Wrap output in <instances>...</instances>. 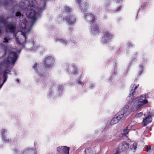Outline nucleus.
<instances>
[{
    "mask_svg": "<svg viewBox=\"0 0 154 154\" xmlns=\"http://www.w3.org/2000/svg\"><path fill=\"white\" fill-rule=\"evenodd\" d=\"M139 85L138 84L135 85L134 84L131 85V89L130 91V96L127 98L128 106L124 107L121 111L115 116L119 121L123 117L124 114L127 112L129 106H131L132 105V107L133 109H140L143 105L148 103L147 100L146 99V96L145 95H141L140 97L134 99V91L137 88Z\"/></svg>",
    "mask_w": 154,
    "mask_h": 154,
    "instance_id": "obj_1",
    "label": "nucleus"
},
{
    "mask_svg": "<svg viewBox=\"0 0 154 154\" xmlns=\"http://www.w3.org/2000/svg\"><path fill=\"white\" fill-rule=\"evenodd\" d=\"M29 3V5L28 7L26 14L29 18L33 19L35 22L40 16L39 13L36 14L34 9L37 3L35 0H30Z\"/></svg>",
    "mask_w": 154,
    "mask_h": 154,
    "instance_id": "obj_2",
    "label": "nucleus"
},
{
    "mask_svg": "<svg viewBox=\"0 0 154 154\" xmlns=\"http://www.w3.org/2000/svg\"><path fill=\"white\" fill-rule=\"evenodd\" d=\"M31 26H30V25H28V23L25 20H23L20 22V28L23 29L24 31V32H21V35L24 38V40L23 42V43L26 42L27 38L25 33L30 32L31 28V26Z\"/></svg>",
    "mask_w": 154,
    "mask_h": 154,
    "instance_id": "obj_3",
    "label": "nucleus"
},
{
    "mask_svg": "<svg viewBox=\"0 0 154 154\" xmlns=\"http://www.w3.org/2000/svg\"><path fill=\"white\" fill-rule=\"evenodd\" d=\"M18 56L15 52L10 51L8 58L3 62L2 65L6 68H8L10 64H13L14 65L16 62Z\"/></svg>",
    "mask_w": 154,
    "mask_h": 154,
    "instance_id": "obj_4",
    "label": "nucleus"
},
{
    "mask_svg": "<svg viewBox=\"0 0 154 154\" xmlns=\"http://www.w3.org/2000/svg\"><path fill=\"white\" fill-rule=\"evenodd\" d=\"M0 24L1 26H5L6 29H8L9 32L11 33H14L15 31V24L14 23H8L7 20L3 18L0 20Z\"/></svg>",
    "mask_w": 154,
    "mask_h": 154,
    "instance_id": "obj_5",
    "label": "nucleus"
},
{
    "mask_svg": "<svg viewBox=\"0 0 154 154\" xmlns=\"http://www.w3.org/2000/svg\"><path fill=\"white\" fill-rule=\"evenodd\" d=\"M65 19L69 25H72L75 23L76 20L75 16L72 14L68 15Z\"/></svg>",
    "mask_w": 154,
    "mask_h": 154,
    "instance_id": "obj_6",
    "label": "nucleus"
},
{
    "mask_svg": "<svg viewBox=\"0 0 154 154\" xmlns=\"http://www.w3.org/2000/svg\"><path fill=\"white\" fill-rule=\"evenodd\" d=\"M54 58L51 57H48L44 60V64L46 67L49 68L51 66L54 62Z\"/></svg>",
    "mask_w": 154,
    "mask_h": 154,
    "instance_id": "obj_7",
    "label": "nucleus"
},
{
    "mask_svg": "<svg viewBox=\"0 0 154 154\" xmlns=\"http://www.w3.org/2000/svg\"><path fill=\"white\" fill-rule=\"evenodd\" d=\"M57 150L61 154H69V148L66 146H61L57 147Z\"/></svg>",
    "mask_w": 154,
    "mask_h": 154,
    "instance_id": "obj_8",
    "label": "nucleus"
},
{
    "mask_svg": "<svg viewBox=\"0 0 154 154\" xmlns=\"http://www.w3.org/2000/svg\"><path fill=\"white\" fill-rule=\"evenodd\" d=\"M84 15L85 19L89 22L93 23L95 22L96 18L93 14L85 12Z\"/></svg>",
    "mask_w": 154,
    "mask_h": 154,
    "instance_id": "obj_9",
    "label": "nucleus"
},
{
    "mask_svg": "<svg viewBox=\"0 0 154 154\" xmlns=\"http://www.w3.org/2000/svg\"><path fill=\"white\" fill-rule=\"evenodd\" d=\"M111 38L112 35L108 32H106L104 33V36L102 38V41L104 43H106Z\"/></svg>",
    "mask_w": 154,
    "mask_h": 154,
    "instance_id": "obj_10",
    "label": "nucleus"
},
{
    "mask_svg": "<svg viewBox=\"0 0 154 154\" xmlns=\"http://www.w3.org/2000/svg\"><path fill=\"white\" fill-rule=\"evenodd\" d=\"M152 121V119L151 117L150 116H148L143 120V126H146V125L151 122Z\"/></svg>",
    "mask_w": 154,
    "mask_h": 154,
    "instance_id": "obj_11",
    "label": "nucleus"
},
{
    "mask_svg": "<svg viewBox=\"0 0 154 154\" xmlns=\"http://www.w3.org/2000/svg\"><path fill=\"white\" fill-rule=\"evenodd\" d=\"M91 32L93 34L97 33L99 31L98 28L96 25H94L91 28Z\"/></svg>",
    "mask_w": 154,
    "mask_h": 154,
    "instance_id": "obj_12",
    "label": "nucleus"
},
{
    "mask_svg": "<svg viewBox=\"0 0 154 154\" xmlns=\"http://www.w3.org/2000/svg\"><path fill=\"white\" fill-rule=\"evenodd\" d=\"M131 129V126L128 125L126 128L125 129L123 130V135L125 136H126L128 134V132L130 131Z\"/></svg>",
    "mask_w": 154,
    "mask_h": 154,
    "instance_id": "obj_13",
    "label": "nucleus"
},
{
    "mask_svg": "<svg viewBox=\"0 0 154 154\" xmlns=\"http://www.w3.org/2000/svg\"><path fill=\"white\" fill-rule=\"evenodd\" d=\"M69 69V71L73 75L75 74V72H76V67L70 66Z\"/></svg>",
    "mask_w": 154,
    "mask_h": 154,
    "instance_id": "obj_14",
    "label": "nucleus"
},
{
    "mask_svg": "<svg viewBox=\"0 0 154 154\" xmlns=\"http://www.w3.org/2000/svg\"><path fill=\"white\" fill-rule=\"evenodd\" d=\"M122 146V148L123 149H127L129 148V144L126 142H123Z\"/></svg>",
    "mask_w": 154,
    "mask_h": 154,
    "instance_id": "obj_15",
    "label": "nucleus"
},
{
    "mask_svg": "<svg viewBox=\"0 0 154 154\" xmlns=\"http://www.w3.org/2000/svg\"><path fill=\"white\" fill-rule=\"evenodd\" d=\"M2 135L3 138L4 139L5 141L6 142H8L9 141V139L6 137L5 134L6 132L4 130H2Z\"/></svg>",
    "mask_w": 154,
    "mask_h": 154,
    "instance_id": "obj_16",
    "label": "nucleus"
},
{
    "mask_svg": "<svg viewBox=\"0 0 154 154\" xmlns=\"http://www.w3.org/2000/svg\"><path fill=\"white\" fill-rule=\"evenodd\" d=\"M119 120L116 118V117L115 116L110 121V124L111 125H114L117 123Z\"/></svg>",
    "mask_w": 154,
    "mask_h": 154,
    "instance_id": "obj_17",
    "label": "nucleus"
},
{
    "mask_svg": "<svg viewBox=\"0 0 154 154\" xmlns=\"http://www.w3.org/2000/svg\"><path fill=\"white\" fill-rule=\"evenodd\" d=\"M63 10L67 14L70 13L71 12L72 9L68 6H65Z\"/></svg>",
    "mask_w": 154,
    "mask_h": 154,
    "instance_id": "obj_18",
    "label": "nucleus"
},
{
    "mask_svg": "<svg viewBox=\"0 0 154 154\" xmlns=\"http://www.w3.org/2000/svg\"><path fill=\"white\" fill-rule=\"evenodd\" d=\"M88 6V4L87 3H86V5L83 4H81L80 6L82 10L84 11V10H85L87 8Z\"/></svg>",
    "mask_w": 154,
    "mask_h": 154,
    "instance_id": "obj_19",
    "label": "nucleus"
},
{
    "mask_svg": "<svg viewBox=\"0 0 154 154\" xmlns=\"http://www.w3.org/2000/svg\"><path fill=\"white\" fill-rule=\"evenodd\" d=\"M137 147V144L136 143H134L132 145H131L130 148L131 150H135L136 149Z\"/></svg>",
    "mask_w": 154,
    "mask_h": 154,
    "instance_id": "obj_20",
    "label": "nucleus"
},
{
    "mask_svg": "<svg viewBox=\"0 0 154 154\" xmlns=\"http://www.w3.org/2000/svg\"><path fill=\"white\" fill-rule=\"evenodd\" d=\"M56 41H59L60 42H61L62 43L63 45L66 44L67 43V42H65L63 39H58L57 38H56Z\"/></svg>",
    "mask_w": 154,
    "mask_h": 154,
    "instance_id": "obj_21",
    "label": "nucleus"
},
{
    "mask_svg": "<svg viewBox=\"0 0 154 154\" xmlns=\"http://www.w3.org/2000/svg\"><path fill=\"white\" fill-rule=\"evenodd\" d=\"M91 149L90 148L86 149L85 151L86 154H89V152L91 151Z\"/></svg>",
    "mask_w": 154,
    "mask_h": 154,
    "instance_id": "obj_22",
    "label": "nucleus"
},
{
    "mask_svg": "<svg viewBox=\"0 0 154 154\" xmlns=\"http://www.w3.org/2000/svg\"><path fill=\"white\" fill-rule=\"evenodd\" d=\"M38 66V64L37 63H35L34 64L33 68L35 70H38V68H40L39 67H38V69H37V67Z\"/></svg>",
    "mask_w": 154,
    "mask_h": 154,
    "instance_id": "obj_23",
    "label": "nucleus"
},
{
    "mask_svg": "<svg viewBox=\"0 0 154 154\" xmlns=\"http://www.w3.org/2000/svg\"><path fill=\"white\" fill-rule=\"evenodd\" d=\"M45 4H44V5L42 6V7H40V8H38V10H39V12H41L44 9H45Z\"/></svg>",
    "mask_w": 154,
    "mask_h": 154,
    "instance_id": "obj_24",
    "label": "nucleus"
},
{
    "mask_svg": "<svg viewBox=\"0 0 154 154\" xmlns=\"http://www.w3.org/2000/svg\"><path fill=\"white\" fill-rule=\"evenodd\" d=\"M21 15V14L20 12H17L16 14V16L17 17H20Z\"/></svg>",
    "mask_w": 154,
    "mask_h": 154,
    "instance_id": "obj_25",
    "label": "nucleus"
},
{
    "mask_svg": "<svg viewBox=\"0 0 154 154\" xmlns=\"http://www.w3.org/2000/svg\"><path fill=\"white\" fill-rule=\"evenodd\" d=\"M142 115V113L141 112L139 113V114L137 115L136 116L137 117H139L141 116Z\"/></svg>",
    "mask_w": 154,
    "mask_h": 154,
    "instance_id": "obj_26",
    "label": "nucleus"
},
{
    "mask_svg": "<svg viewBox=\"0 0 154 154\" xmlns=\"http://www.w3.org/2000/svg\"><path fill=\"white\" fill-rule=\"evenodd\" d=\"M4 42L7 43L8 42V41L7 38H5L4 39V40L3 41Z\"/></svg>",
    "mask_w": 154,
    "mask_h": 154,
    "instance_id": "obj_27",
    "label": "nucleus"
},
{
    "mask_svg": "<svg viewBox=\"0 0 154 154\" xmlns=\"http://www.w3.org/2000/svg\"><path fill=\"white\" fill-rule=\"evenodd\" d=\"M62 17H59L57 19V21L58 22H60L62 20Z\"/></svg>",
    "mask_w": 154,
    "mask_h": 154,
    "instance_id": "obj_28",
    "label": "nucleus"
},
{
    "mask_svg": "<svg viewBox=\"0 0 154 154\" xmlns=\"http://www.w3.org/2000/svg\"><path fill=\"white\" fill-rule=\"evenodd\" d=\"M146 149L148 150H149L151 149V147L149 146H148L146 147Z\"/></svg>",
    "mask_w": 154,
    "mask_h": 154,
    "instance_id": "obj_29",
    "label": "nucleus"
},
{
    "mask_svg": "<svg viewBox=\"0 0 154 154\" xmlns=\"http://www.w3.org/2000/svg\"><path fill=\"white\" fill-rule=\"evenodd\" d=\"M38 71L40 74H41L42 75H43V74H42V73L40 70H38Z\"/></svg>",
    "mask_w": 154,
    "mask_h": 154,
    "instance_id": "obj_30",
    "label": "nucleus"
},
{
    "mask_svg": "<svg viewBox=\"0 0 154 154\" xmlns=\"http://www.w3.org/2000/svg\"><path fill=\"white\" fill-rule=\"evenodd\" d=\"M119 154V150L117 149L116 150V152L115 154Z\"/></svg>",
    "mask_w": 154,
    "mask_h": 154,
    "instance_id": "obj_31",
    "label": "nucleus"
},
{
    "mask_svg": "<svg viewBox=\"0 0 154 154\" xmlns=\"http://www.w3.org/2000/svg\"><path fill=\"white\" fill-rule=\"evenodd\" d=\"M76 1L79 4L81 1V0H76Z\"/></svg>",
    "mask_w": 154,
    "mask_h": 154,
    "instance_id": "obj_32",
    "label": "nucleus"
},
{
    "mask_svg": "<svg viewBox=\"0 0 154 154\" xmlns=\"http://www.w3.org/2000/svg\"><path fill=\"white\" fill-rule=\"evenodd\" d=\"M128 45H129V47H131V46H132V45L131 44V43H128Z\"/></svg>",
    "mask_w": 154,
    "mask_h": 154,
    "instance_id": "obj_33",
    "label": "nucleus"
},
{
    "mask_svg": "<svg viewBox=\"0 0 154 154\" xmlns=\"http://www.w3.org/2000/svg\"><path fill=\"white\" fill-rule=\"evenodd\" d=\"M33 50L35 51L36 50V48H35V47H33Z\"/></svg>",
    "mask_w": 154,
    "mask_h": 154,
    "instance_id": "obj_34",
    "label": "nucleus"
},
{
    "mask_svg": "<svg viewBox=\"0 0 154 154\" xmlns=\"http://www.w3.org/2000/svg\"><path fill=\"white\" fill-rule=\"evenodd\" d=\"M121 8L120 7H119L117 9V10H116V11H119Z\"/></svg>",
    "mask_w": 154,
    "mask_h": 154,
    "instance_id": "obj_35",
    "label": "nucleus"
},
{
    "mask_svg": "<svg viewBox=\"0 0 154 154\" xmlns=\"http://www.w3.org/2000/svg\"><path fill=\"white\" fill-rule=\"evenodd\" d=\"M1 33H2V31H1V28H0V34H1Z\"/></svg>",
    "mask_w": 154,
    "mask_h": 154,
    "instance_id": "obj_36",
    "label": "nucleus"
},
{
    "mask_svg": "<svg viewBox=\"0 0 154 154\" xmlns=\"http://www.w3.org/2000/svg\"><path fill=\"white\" fill-rule=\"evenodd\" d=\"M22 4V3H20V5H21L20 4ZM23 4H24V3H23Z\"/></svg>",
    "mask_w": 154,
    "mask_h": 154,
    "instance_id": "obj_37",
    "label": "nucleus"
},
{
    "mask_svg": "<svg viewBox=\"0 0 154 154\" xmlns=\"http://www.w3.org/2000/svg\"><path fill=\"white\" fill-rule=\"evenodd\" d=\"M32 152L33 153L34 152V151H32Z\"/></svg>",
    "mask_w": 154,
    "mask_h": 154,
    "instance_id": "obj_38",
    "label": "nucleus"
},
{
    "mask_svg": "<svg viewBox=\"0 0 154 154\" xmlns=\"http://www.w3.org/2000/svg\"><path fill=\"white\" fill-rule=\"evenodd\" d=\"M17 82H18L19 81V80H17Z\"/></svg>",
    "mask_w": 154,
    "mask_h": 154,
    "instance_id": "obj_39",
    "label": "nucleus"
}]
</instances>
